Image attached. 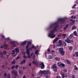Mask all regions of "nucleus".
Returning a JSON list of instances; mask_svg holds the SVG:
<instances>
[{"mask_svg":"<svg viewBox=\"0 0 78 78\" xmlns=\"http://www.w3.org/2000/svg\"><path fill=\"white\" fill-rule=\"evenodd\" d=\"M60 74L62 75V78H64V77H65V75H64V73H60Z\"/></svg>","mask_w":78,"mask_h":78,"instance_id":"2eb2a0df","label":"nucleus"},{"mask_svg":"<svg viewBox=\"0 0 78 78\" xmlns=\"http://www.w3.org/2000/svg\"><path fill=\"white\" fill-rule=\"evenodd\" d=\"M67 27H65L64 28H63V30L64 31H66V29H67Z\"/></svg>","mask_w":78,"mask_h":78,"instance_id":"a18cd8bd","label":"nucleus"},{"mask_svg":"<svg viewBox=\"0 0 78 78\" xmlns=\"http://www.w3.org/2000/svg\"><path fill=\"white\" fill-rule=\"evenodd\" d=\"M28 47H29V45H28V44H27L26 46V48H28Z\"/></svg>","mask_w":78,"mask_h":78,"instance_id":"e2e57ef3","label":"nucleus"},{"mask_svg":"<svg viewBox=\"0 0 78 78\" xmlns=\"http://www.w3.org/2000/svg\"><path fill=\"white\" fill-rule=\"evenodd\" d=\"M20 58V57L19 56L17 57L16 58V60H17V59H19Z\"/></svg>","mask_w":78,"mask_h":78,"instance_id":"a19ab883","label":"nucleus"},{"mask_svg":"<svg viewBox=\"0 0 78 78\" xmlns=\"http://www.w3.org/2000/svg\"><path fill=\"white\" fill-rule=\"evenodd\" d=\"M76 28V26H73V27H72V30H75Z\"/></svg>","mask_w":78,"mask_h":78,"instance_id":"393cba45","label":"nucleus"},{"mask_svg":"<svg viewBox=\"0 0 78 78\" xmlns=\"http://www.w3.org/2000/svg\"><path fill=\"white\" fill-rule=\"evenodd\" d=\"M73 34L74 36H78V35L77 34V33H76V31H75L73 32Z\"/></svg>","mask_w":78,"mask_h":78,"instance_id":"aec40b11","label":"nucleus"},{"mask_svg":"<svg viewBox=\"0 0 78 78\" xmlns=\"http://www.w3.org/2000/svg\"><path fill=\"white\" fill-rule=\"evenodd\" d=\"M14 68H15V66H12V69H14Z\"/></svg>","mask_w":78,"mask_h":78,"instance_id":"3c124183","label":"nucleus"},{"mask_svg":"<svg viewBox=\"0 0 78 78\" xmlns=\"http://www.w3.org/2000/svg\"><path fill=\"white\" fill-rule=\"evenodd\" d=\"M38 50H36L35 51V54L36 55H39V53H38Z\"/></svg>","mask_w":78,"mask_h":78,"instance_id":"f3484780","label":"nucleus"},{"mask_svg":"<svg viewBox=\"0 0 78 78\" xmlns=\"http://www.w3.org/2000/svg\"><path fill=\"white\" fill-rule=\"evenodd\" d=\"M15 72V71H12V74H13V73L14 74V73Z\"/></svg>","mask_w":78,"mask_h":78,"instance_id":"680f3d73","label":"nucleus"},{"mask_svg":"<svg viewBox=\"0 0 78 78\" xmlns=\"http://www.w3.org/2000/svg\"><path fill=\"white\" fill-rule=\"evenodd\" d=\"M16 45H15V44H13L12 47H16Z\"/></svg>","mask_w":78,"mask_h":78,"instance_id":"de8ad7c7","label":"nucleus"},{"mask_svg":"<svg viewBox=\"0 0 78 78\" xmlns=\"http://www.w3.org/2000/svg\"><path fill=\"white\" fill-rule=\"evenodd\" d=\"M27 43V41H24L23 42H22L21 44V45H25Z\"/></svg>","mask_w":78,"mask_h":78,"instance_id":"4468645a","label":"nucleus"},{"mask_svg":"<svg viewBox=\"0 0 78 78\" xmlns=\"http://www.w3.org/2000/svg\"><path fill=\"white\" fill-rule=\"evenodd\" d=\"M14 74L15 76H16V75H17V71H15Z\"/></svg>","mask_w":78,"mask_h":78,"instance_id":"f704fd0d","label":"nucleus"},{"mask_svg":"<svg viewBox=\"0 0 78 78\" xmlns=\"http://www.w3.org/2000/svg\"><path fill=\"white\" fill-rule=\"evenodd\" d=\"M4 47H5V48H6L8 47V45L6 44H4Z\"/></svg>","mask_w":78,"mask_h":78,"instance_id":"bb28decb","label":"nucleus"},{"mask_svg":"<svg viewBox=\"0 0 78 78\" xmlns=\"http://www.w3.org/2000/svg\"><path fill=\"white\" fill-rule=\"evenodd\" d=\"M40 65H41V69H44L45 68V65H44V62H42L40 64Z\"/></svg>","mask_w":78,"mask_h":78,"instance_id":"39448f33","label":"nucleus"},{"mask_svg":"<svg viewBox=\"0 0 78 78\" xmlns=\"http://www.w3.org/2000/svg\"><path fill=\"white\" fill-rule=\"evenodd\" d=\"M71 77V78H75V76L74 75H72Z\"/></svg>","mask_w":78,"mask_h":78,"instance_id":"58836bf2","label":"nucleus"},{"mask_svg":"<svg viewBox=\"0 0 78 78\" xmlns=\"http://www.w3.org/2000/svg\"><path fill=\"white\" fill-rule=\"evenodd\" d=\"M65 42H66L68 44H70L71 43V42H73V41L72 40H71L69 38H68L67 39L65 40Z\"/></svg>","mask_w":78,"mask_h":78,"instance_id":"20e7f679","label":"nucleus"},{"mask_svg":"<svg viewBox=\"0 0 78 78\" xmlns=\"http://www.w3.org/2000/svg\"><path fill=\"white\" fill-rule=\"evenodd\" d=\"M23 58H27V56L24 55L23 56Z\"/></svg>","mask_w":78,"mask_h":78,"instance_id":"774afa93","label":"nucleus"},{"mask_svg":"<svg viewBox=\"0 0 78 78\" xmlns=\"http://www.w3.org/2000/svg\"><path fill=\"white\" fill-rule=\"evenodd\" d=\"M19 67V65H16L15 66V68L17 69Z\"/></svg>","mask_w":78,"mask_h":78,"instance_id":"8fccbe9b","label":"nucleus"},{"mask_svg":"<svg viewBox=\"0 0 78 78\" xmlns=\"http://www.w3.org/2000/svg\"><path fill=\"white\" fill-rule=\"evenodd\" d=\"M50 74V71L49 70L45 71V75H47L48 74Z\"/></svg>","mask_w":78,"mask_h":78,"instance_id":"9b49d317","label":"nucleus"},{"mask_svg":"<svg viewBox=\"0 0 78 78\" xmlns=\"http://www.w3.org/2000/svg\"><path fill=\"white\" fill-rule=\"evenodd\" d=\"M29 50H32V48H29L27 49L26 53L27 55H30Z\"/></svg>","mask_w":78,"mask_h":78,"instance_id":"0eeeda50","label":"nucleus"},{"mask_svg":"<svg viewBox=\"0 0 78 78\" xmlns=\"http://www.w3.org/2000/svg\"><path fill=\"white\" fill-rule=\"evenodd\" d=\"M58 44H60L62 46V41L61 40H59L58 41Z\"/></svg>","mask_w":78,"mask_h":78,"instance_id":"a211bd4d","label":"nucleus"},{"mask_svg":"<svg viewBox=\"0 0 78 78\" xmlns=\"http://www.w3.org/2000/svg\"><path fill=\"white\" fill-rule=\"evenodd\" d=\"M57 78H61V77H60V76H57Z\"/></svg>","mask_w":78,"mask_h":78,"instance_id":"bf43d9fd","label":"nucleus"},{"mask_svg":"<svg viewBox=\"0 0 78 78\" xmlns=\"http://www.w3.org/2000/svg\"><path fill=\"white\" fill-rule=\"evenodd\" d=\"M9 75H10V74H9V75H8L6 74V73H5L4 76L5 77H6V76H7L8 77H8H9Z\"/></svg>","mask_w":78,"mask_h":78,"instance_id":"dca6fc26","label":"nucleus"},{"mask_svg":"<svg viewBox=\"0 0 78 78\" xmlns=\"http://www.w3.org/2000/svg\"><path fill=\"white\" fill-rule=\"evenodd\" d=\"M58 37H60L61 36V34H59L58 35Z\"/></svg>","mask_w":78,"mask_h":78,"instance_id":"c03bdc74","label":"nucleus"},{"mask_svg":"<svg viewBox=\"0 0 78 78\" xmlns=\"http://www.w3.org/2000/svg\"><path fill=\"white\" fill-rule=\"evenodd\" d=\"M0 55H3V52H0Z\"/></svg>","mask_w":78,"mask_h":78,"instance_id":"49530a36","label":"nucleus"},{"mask_svg":"<svg viewBox=\"0 0 78 78\" xmlns=\"http://www.w3.org/2000/svg\"><path fill=\"white\" fill-rule=\"evenodd\" d=\"M60 46H62L60 44H58L56 45V47H59Z\"/></svg>","mask_w":78,"mask_h":78,"instance_id":"79ce46f5","label":"nucleus"},{"mask_svg":"<svg viewBox=\"0 0 78 78\" xmlns=\"http://www.w3.org/2000/svg\"><path fill=\"white\" fill-rule=\"evenodd\" d=\"M63 50L64 49H63L62 48H58V50L60 55H62V56H64V53H65L64 51Z\"/></svg>","mask_w":78,"mask_h":78,"instance_id":"f03ea898","label":"nucleus"},{"mask_svg":"<svg viewBox=\"0 0 78 78\" xmlns=\"http://www.w3.org/2000/svg\"><path fill=\"white\" fill-rule=\"evenodd\" d=\"M27 68V67H25V66H23V70H24V69H26Z\"/></svg>","mask_w":78,"mask_h":78,"instance_id":"603ef678","label":"nucleus"},{"mask_svg":"<svg viewBox=\"0 0 78 78\" xmlns=\"http://www.w3.org/2000/svg\"><path fill=\"white\" fill-rule=\"evenodd\" d=\"M67 19L66 17L64 18H59L58 19L57 22L53 24L50 25L49 28H51L53 27H55L54 30H52L51 32L48 34V36L51 37V38H54L55 37V34H54V33L58 30L57 28H58V23L61 22L62 23H65V19Z\"/></svg>","mask_w":78,"mask_h":78,"instance_id":"f257e3e1","label":"nucleus"},{"mask_svg":"<svg viewBox=\"0 0 78 78\" xmlns=\"http://www.w3.org/2000/svg\"><path fill=\"white\" fill-rule=\"evenodd\" d=\"M5 65H3L2 66V68H4V67H5Z\"/></svg>","mask_w":78,"mask_h":78,"instance_id":"5fc2aeb1","label":"nucleus"},{"mask_svg":"<svg viewBox=\"0 0 78 78\" xmlns=\"http://www.w3.org/2000/svg\"><path fill=\"white\" fill-rule=\"evenodd\" d=\"M57 64L59 67H64L65 65L63 63H60L59 62L57 63Z\"/></svg>","mask_w":78,"mask_h":78,"instance_id":"423d86ee","label":"nucleus"},{"mask_svg":"<svg viewBox=\"0 0 78 78\" xmlns=\"http://www.w3.org/2000/svg\"><path fill=\"white\" fill-rule=\"evenodd\" d=\"M62 36L63 37H66V34H62Z\"/></svg>","mask_w":78,"mask_h":78,"instance_id":"473e14b6","label":"nucleus"},{"mask_svg":"<svg viewBox=\"0 0 78 78\" xmlns=\"http://www.w3.org/2000/svg\"><path fill=\"white\" fill-rule=\"evenodd\" d=\"M70 22H73V23H75V20H73L72 19H71L70 20Z\"/></svg>","mask_w":78,"mask_h":78,"instance_id":"7c9ffc66","label":"nucleus"},{"mask_svg":"<svg viewBox=\"0 0 78 78\" xmlns=\"http://www.w3.org/2000/svg\"><path fill=\"white\" fill-rule=\"evenodd\" d=\"M33 58L34 59V58H36V56L35 55H34L33 56Z\"/></svg>","mask_w":78,"mask_h":78,"instance_id":"09e8293b","label":"nucleus"},{"mask_svg":"<svg viewBox=\"0 0 78 78\" xmlns=\"http://www.w3.org/2000/svg\"><path fill=\"white\" fill-rule=\"evenodd\" d=\"M33 53H32L30 55V56L31 57V56L33 55Z\"/></svg>","mask_w":78,"mask_h":78,"instance_id":"4d7b16f0","label":"nucleus"},{"mask_svg":"<svg viewBox=\"0 0 78 78\" xmlns=\"http://www.w3.org/2000/svg\"><path fill=\"white\" fill-rule=\"evenodd\" d=\"M32 48H32H34V50H36V48L35 46H34V45L32 46L31 47V48Z\"/></svg>","mask_w":78,"mask_h":78,"instance_id":"a878e982","label":"nucleus"},{"mask_svg":"<svg viewBox=\"0 0 78 78\" xmlns=\"http://www.w3.org/2000/svg\"><path fill=\"white\" fill-rule=\"evenodd\" d=\"M69 49V50H72L73 49V47H72V46H70Z\"/></svg>","mask_w":78,"mask_h":78,"instance_id":"2f4dec72","label":"nucleus"},{"mask_svg":"<svg viewBox=\"0 0 78 78\" xmlns=\"http://www.w3.org/2000/svg\"><path fill=\"white\" fill-rule=\"evenodd\" d=\"M70 25H73V23L70 22Z\"/></svg>","mask_w":78,"mask_h":78,"instance_id":"6e6d98bb","label":"nucleus"},{"mask_svg":"<svg viewBox=\"0 0 78 78\" xmlns=\"http://www.w3.org/2000/svg\"><path fill=\"white\" fill-rule=\"evenodd\" d=\"M15 53V51L13 50L12 51V54L14 55Z\"/></svg>","mask_w":78,"mask_h":78,"instance_id":"c9c22d12","label":"nucleus"},{"mask_svg":"<svg viewBox=\"0 0 78 78\" xmlns=\"http://www.w3.org/2000/svg\"><path fill=\"white\" fill-rule=\"evenodd\" d=\"M15 50L16 52V53H19V50L18 48H16L15 49Z\"/></svg>","mask_w":78,"mask_h":78,"instance_id":"ddd939ff","label":"nucleus"},{"mask_svg":"<svg viewBox=\"0 0 78 78\" xmlns=\"http://www.w3.org/2000/svg\"><path fill=\"white\" fill-rule=\"evenodd\" d=\"M9 43L10 44H15V42L14 41H11Z\"/></svg>","mask_w":78,"mask_h":78,"instance_id":"c756f323","label":"nucleus"},{"mask_svg":"<svg viewBox=\"0 0 78 78\" xmlns=\"http://www.w3.org/2000/svg\"><path fill=\"white\" fill-rule=\"evenodd\" d=\"M31 44V43L30 42H29L28 43L27 45H30Z\"/></svg>","mask_w":78,"mask_h":78,"instance_id":"ea45409f","label":"nucleus"},{"mask_svg":"<svg viewBox=\"0 0 78 78\" xmlns=\"http://www.w3.org/2000/svg\"><path fill=\"white\" fill-rule=\"evenodd\" d=\"M73 34H71L69 36V37L70 38V39H72L73 37Z\"/></svg>","mask_w":78,"mask_h":78,"instance_id":"4be33fe9","label":"nucleus"},{"mask_svg":"<svg viewBox=\"0 0 78 78\" xmlns=\"http://www.w3.org/2000/svg\"><path fill=\"white\" fill-rule=\"evenodd\" d=\"M51 67L52 69H53V70L55 72H56L57 70V66H56V64H54Z\"/></svg>","mask_w":78,"mask_h":78,"instance_id":"7ed1b4c3","label":"nucleus"},{"mask_svg":"<svg viewBox=\"0 0 78 78\" xmlns=\"http://www.w3.org/2000/svg\"><path fill=\"white\" fill-rule=\"evenodd\" d=\"M73 56H74V57H75L76 56L77 57H78V52H76L73 55Z\"/></svg>","mask_w":78,"mask_h":78,"instance_id":"f8f14e48","label":"nucleus"},{"mask_svg":"<svg viewBox=\"0 0 78 78\" xmlns=\"http://www.w3.org/2000/svg\"><path fill=\"white\" fill-rule=\"evenodd\" d=\"M3 47H4L3 45H1V48H3Z\"/></svg>","mask_w":78,"mask_h":78,"instance_id":"13d9d810","label":"nucleus"},{"mask_svg":"<svg viewBox=\"0 0 78 78\" xmlns=\"http://www.w3.org/2000/svg\"><path fill=\"white\" fill-rule=\"evenodd\" d=\"M55 60H57L58 61L60 60V58H58V57L55 58Z\"/></svg>","mask_w":78,"mask_h":78,"instance_id":"b1692460","label":"nucleus"},{"mask_svg":"<svg viewBox=\"0 0 78 78\" xmlns=\"http://www.w3.org/2000/svg\"><path fill=\"white\" fill-rule=\"evenodd\" d=\"M48 52H50V49H48Z\"/></svg>","mask_w":78,"mask_h":78,"instance_id":"864d4df0","label":"nucleus"},{"mask_svg":"<svg viewBox=\"0 0 78 78\" xmlns=\"http://www.w3.org/2000/svg\"><path fill=\"white\" fill-rule=\"evenodd\" d=\"M74 67H75L74 68L75 70H78V68L76 67V65L74 66Z\"/></svg>","mask_w":78,"mask_h":78,"instance_id":"72a5a7b5","label":"nucleus"},{"mask_svg":"<svg viewBox=\"0 0 78 78\" xmlns=\"http://www.w3.org/2000/svg\"><path fill=\"white\" fill-rule=\"evenodd\" d=\"M63 45L65 47L66 45H67V44H66V43L64 42L63 43Z\"/></svg>","mask_w":78,"mask_h":78,"instance_id":"e433bc0d","label":"nucleus"},{"mask_svg":"<svg viewBox=\"0 0 78 78\" xmlns=\"http://www.w3.org/2000/svg\"><path fill=\"white\" fill-rule=\"evenodd\" d=\"M6 51H3V54L4 55H5V54H6Z\"/></svg>","mask_w":78,"mask_h":78,"instance_id":"4c0bfd02","label":"nucleus"},{"mask_svg":"<svg viewBox=\"0 0 78 78\" xmlns=\"http://www.w3.org/2000/svg\"><path fill=\"white\" fill-rule=\"evenodd\" d=\"M45 70H43V71H42L41 70H40V73H45Z\"/></svg>","mask_w":78,"mask_h":78,"instance_id":"412c9836","label":"nucleus"},{"mask_svg":"<svg viewBox=\"0 0 78 78\" xmlns=\"http://www.w3.org/2000/svg\"><path fill=\"white\" fill-rule=\"evenodd\" d=\"M32 63L33 64H35V66H38V64H39L38 62H36L35 61H33Z\"/></svg>","mask_w":78,"mask_h":78,"instance_id":"1a4fd4ad","label":"nucleus"},{"mask_svg":"<svg viewBox=\"0 0 78 78\" xmlns=\"http://www.w3.org/2000/svg\"><path fill=\"white\" fill-rule=\"evenodd\" d=\"M59 38L57 37L53 41V43H55V42H56L59 40Z\"/></svg>","mask_w":78,"mask_h":78,"instance_id":"6e6552de","label":"nucleus"},{"mask_svg":"<svg viewBox=\"0 0 78 78\" xmlns=\"http://www.w3.org/2000/svg\"><path fill=\"white\" fill-rule=\"evenodd\" d=\"M7 40H8V41H10V39H9V37H8L7 38Z\"/></svg>","mask_w":78,"mask_h":78,"instance_id":"69168bd1","label":"nucleus"},{"mask_svg":"<svg viewBox=\"0 0 78 78\" xmlns=\"http://www.w3.org/2000/svg\"><path fill=\"white\" fill-rule=\"evenodd\" d=\"M66 61V62L67 64H70V62L69 61L67 60Z\"/></svg>","mask_w":78,"mask_h":78,"instance_id":"cd10ccee","label":"nucleus"},{"mask_svg":"<svg viewBox=\"0 0 78 78\" xmlns=\"http://www.w3.org/2000/svg\"><path fill=\"white\" fill-rule=\"evenodd\" d=\"M11 64H16V60H14L12 61Z\"/></svg>","mask_w":78,"mask_h":78,"instance_id":"5701e85b","label":"nucleus"},{"mask_svg":"<svg viewBox=\"0 0 78 78\" xmlns=\"http://www.w3.org/2000/svg\"><path fill=\"white\" fill-rule=\"evenodd\" d=\"M27 57L28 58H31V56L30 55H28Z\"/></svg>","mask_w":78,"mask_h":78,"instance_id":"37998d69","label":"nucleus"},{"mask_svg":"<svg viewBox=\"0 0 78 78\" xmlns=\"http://www.w3.org/2000/svg\"><path fill=\"white\" fill-rule=\"evenodd\" d=\"M25 62H26V60L24 59L23 61H21L20 64L22 65L23 64H25Z\"/></svg>","mask_w":78,"mask_h":78,"instance_id":"9d476101","label":"nucleus"},{"mask_svg":"<svg viewBox=\"0 0 78 78\" xmlns=\"http://www.w3.org/2000/svg\"><path fill=\"white\" fill-rule=\"evenodd\" d=\"M55 51L54 50H52L51 51V53H55Z\"/></svg>","mask_w":78,"mask_h":78,"instance_id":"0e129e2a","label":"nucleus"},{"mask_svg":"<svg viewBox=\"0 0 78 78\" xmlns=\"http://www.w3.org/2000/svg\"><path fill=\"white\" fill-rule=\"evenodd\" d=\"M48 58L49 59H52L53 57L51 56V55H50L48 56Z\"/></svg>","mask_w":78,"mask_h":78,"instance_id":"c85d7f7f","label":"nucleus"},{"mask_svg":"<svg viewBox=\"0 0 78 78\" xmlns=\"http://www.w3.org/2000/svg\"><path fill=\"white\" fill-rule=\"evenodd\" d=\"M68 27H69V25H68V24H67V25H66V26H65V27L66 28H67Z\"/></svg>","mask_w":78,"mask_h":78,"instance_id":"052dcab7","label":"nucleus"},{"mask_svg":"<svg viewBox=\"0 0 78 78\" xmlns=\"http://www.w3.org/2000/svg\"><path fill=\"white\" fill-rule=\"evenodd\" d=\"M19 73L20 74V75H22V74H23V71L22 70H19Z\"/></svg>","mask_w":78,"mask_h":78,"instance_id":"6ab92c4d","label":"nucleus"},{"mask_svg":"<svg viewBox=\"0 0 78 78\" xmlns=\"http://www.w3.org/2000/svg\"><path fill=\"white\" fill-rule=\"evenodd\" d=\"M31 76H33V77H34V74H32Z\"/></svg>","mask_w":78,"mask_h":78,"instance_id":"338daca9","label":"nucleus"}]
</instances>
